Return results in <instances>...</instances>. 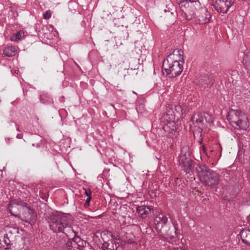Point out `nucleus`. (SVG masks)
I'll return each instance as SVG.
<instances>
[{
    "label": "nucleus",
    "instance_id": "1",
    "mask_svg": "<svg viewBox=\"0 0 250 250\" xmlns=\"http://www.w3.org/2000/svg\"><path fill=\"white\" fill-rule=\"evenodd\" d=\"M178 51L173 52L167 56L163 63L162 69L164 74H166L169 78H174L180 75L183 71V62L176 60L178 57Z\"/></svg>",
    "mask_w": 250,
    "mask_h": 250
},
{
    "label": "nucleus",
    "instance_id": "2",
    "mask_svg": "<svg viewBox=\"0 0 250 250\" xmlns=\"http://www.w3.org/2000/svg\"><path fill=\"white\" fill-rule=\"evenodd\" d=\"M227 119L232 126L236 129L246 130L249 126L247 115L240 110L230 109Z\"/></svg>",
    "mask_w": 250,
    "mask_h": 250
},
{
    "label": "nucleus",
    "instance_id": "3",
    "mask_svg": "<svg viewBox=\"0 0 250 250\" xmlns=\"http://www.w3.org/2000/svg\"><path fill=\"white\" fill-rule=\"evenodd\" d=\"M69 218V215L62 212L57 211L52 212L47 217L50 229L54 232H61Z\"/></svg>",
    "mask_w": 250,
    "mask_h": 250
},
{
    "label": "nucleus",
    "instance_id": "4",
    "mask_svg": "<svg viewBox=\"0 0 250 250\" xmlns=\"http://www.w3.org/2000/svg\"><path fill=\"white\" fill-rule=\"evenodd\" d=\"M196 170L200 180L202 183L211 187H215L218 185L219 175L215 172L205 166H197Z\"/></svg>",
    "mask_w": 250,
    "mask_h": 250
},
{
    "label": "nucleus",
    "instance_id": "5",
    "mask_svg": "<svg viewBox=\"0 0 250 250\" xmlns=\"http://www.w3.org/2000/svg\"><path fill=\"white\" fill-rule=\"evenodd\" d=\"M174 111V107L171 105L168 106L161 119V123H163L162 125L163 128L165 132L170 133L176 129L177 122L176 121L178 120V117H177V119H176L177 112L175 113Z\"/></svg>",
    "mask_w": 250,
    "mask_h": 250
},
{
    "label": "nucleus",
    "instance_id": "6",
    "mask_svg": "<svg viewBox=\"0 0 250 250\" xmlns=\"http://www.w3.org/2000/svg\"><path fill=\"white\" fill-rule=\"evenodd\" d=\"M169 215L168 214H165L164 213H160L155 218L154 222L155 224L157 225L156 228L158 229L160 226L162 228L160 232H158L160 235H162L165 239H167L169 237H174V234H175V227L172 229L173 232L171 231H166L165 230V225L168 222Z\"/></svg>",
    "mask_w": 250,
    "mask_h": 250
},
{
    "label": "nucleus",
    "instance_id": "7",
    "mask_svg": "<svg viewBox=\"0 0 250 250\" xmlns=\"http://www.w3.org/2000/svg\"><path fill=\"white\" fill-rule=\"evenodd\" d=\"M211 116L206 112H197L194 114L191 118V123L190 126L193 127H197L200 130H202L204 126V121L206 122H209Z\"/></svg>",
    "mask_w": 250,
    "mask_h": 250
},
{
    "label": "nucleus",
    "instance_id": "8",
    "mask_svg": "<svg viewBox=\"0 0 250 250\" xmlns=\"http://www.w3.org/2000/svg\"><path fill=\"white\" fill-rule=\"evenodd\" d=\"M233 3L232 0H215L213 1L212 5L218 13L225 14Z\"/></svg>",
    "mask_w": 250,
    "mask_h": 250
},
{
    "label": "nucleus",
    "instance_id": "9",
    "mask_svg": "<svg viewBox=\"0 0 250 250\" xmlns=\"http://www.w3.org/2000/svg\"><path fill=\"white\" fill-rule=\"evenodd\" d=\"M26 206H27L26 203L21 200H13L10 201L8 209L11 215L18 217L19 216L20 212Z\"/></svg>",
    "mask_w": 250,
    "mask_h": 250
},
{
    "label": "nucleus",
    "instance_id": "10",
    "mask_svg": "<svg viewBox=\"0 0 250 250\" xmlns=\"http://www.w3.org/2000/svg\"><path fill=\"white\" fill-rule=\"evenodd\" d=\"M194 82L200 87L206 89L210 87L213 85L214 83V80L211 76L208 75H204L196 78Z\"/></svg>",
    "mask_w": 250,
    "mask_h": 250
},
{
    "label": "nucleus",
    "instance_id": "11",
    "mask_svg": "<svg viewBox=\"0 0 250 250\" xmlns=\"http://www.w3.org/2000/svg\"><path fill=\"white\" fill-rule=\"evenodd\" d=\"M83 244H86V241L81 239L79 236H76V234L75 233V237L69 239L66 246L68 250H81Z\"/></svg>",
    "mask_w": 250,
    "mask_h": 250
},
{
    "label": "nucleus",
    "instance_id": "12",
    "mask_svg": "<svg viewBox=\"0 0 250 250\" xmlns=\"http://www.w3.org/2000/svg\"><path fill=\"white\" fill-rule=\"evenodd\" d=\"M22 214L21 219L31 225L34 224L36 220V215L29 207L26 206L22 209Z\"/></svg>",
    "mask_w": 250,
    "mask_h": 250
},
{
    "label": "nucleus",
    "instance_id": "13",
    "mask_svg": "<svg viewBox=\"0 0 250 250\" xmlns=\"http://www.w3.org/2000/svg\"><path fill=\"white\" fill-rule=\"evenodd\" d=\"M136 210L138 215L141 218L145 219L153 210V208L152 206H140L137 207Z\"/></svg>",
    "mask_w": 250,
    "mask_h": 250
},
{
    "label": "nucleus",
    "instance_id": "14",
    "mask_svg": "<svg viewBox=\"0 0 250 250\" xmlns=\"http://www.w3.org/2000/svg\"><path fill=\"white\" fill-rule=\"evenodd\" d=\"M177 2L179 4L180 9L179 14H180L184 19L187 20L188 17V8L186 6L188 3L187 0H177Z\"/></svg>",
    "mask_w": 250,
    "mask_h": 250
},
{
    "label": "nucleus",
    "instance_id": "15",
    "mask_svg": "<svg viewBox=\"0 0 250 250\" xmlns=\"http://www.w3.org/2000/svg\"><path fill=\"white\" fill-rule=\"evenodd\" d=\"M61 232L63 233L67 237H75V233L76 234V236H78V233L73 229L70 225V218L67 221L65 226H64V229Z\"/></svg>",
    "mask_w": 250,
    "mask_h": 250
},
{
    "label": "nucleus",
    "instance_id": "16",
    "mask_svg": "<svg viewBox=\"0 0 250 250\" xmlns=\"http://www.w3.org/2000/svg\"><path fill=\"white\" fill-rule=\"evenodd\" d=\"M184 148L182 149V154L179 157V163L180 166L183 167V170L187 172L188 170V160L186 152L184 151Z\"/></svg>",
    "mask_w": 250,
    "mask_h": 250
},
{
    "label": "nucleus",
    "instance_id": "17",
    "mask_svg": "<svg viewBox=\"0 0 250 250\" xmlns=\"http://www.w3.org/2000/svg\"><path fill=\"white\" fill-rule=\"evenodd\" d=\"M10 242L11 241L7 233H0V247L6 249V247L10 245Z\"/></svg>",
    "mask_w": 250,
    "mask_h": 250
},
{
    "label": "nucleus",
    "instance_id": "18",
    "mask_svg": "<svg viewBox=\"0 0 250 250\" xmlns=\"http://www.w3.org/2000/svg\"><path fill=\"white\" fill-rule=\"evenodd\" d=\"M240 235L243 242L250 245V230H243L240 233Z\"/></svg>",
    "mask_w": 250,
    "mask_h": 250
},
{
    "label": "nucleus",
    "instance_id": "19",
    "mask_svg": "<svg viewBox=\"0 0 250 250\" xmlns=\"http://www.w3.org/2000/svg\"><path fill=\"white\" fill-rule=\"evenodd\" d=\"M17 53V51L15 46H10L6 47L3 50V54L7 57L14 56Z\"/></svg>",
    "mask_w": 250,
    "mask_h": 250
},
{
    "label": "nucleus",
    "instance_id": "20",
    "mask_svg": "<svg viewBox=\"0 0 250 250\" xmlns=\"http://www.w3.org/2000/svg\"><path fill=\"white\" fill-rule=\"evenodd\" d=\"M195 165L196 163L195 162H193L192 160H188V178H190L191 179H195L193 173V170Z\"/></svg>",
    "mask_w": 250,
    "mask_h": 250
},
{
    "label": "nucleus",
    "instance_id": "21",
    "mask_svg": "<svg viewBox=\"0 0 250 250\" xmlns=\"http://www.w3.org/2000/svg\"><path fill=\"white\" fill-rule=\"evenodd\" d=\"M202 12L206 15V17L205 18H203L202 19H199V21L200 23L204 24L207 22H208L209 21V18H210V15L209 13L208 12L207 10L205 8H202L201 9Z\"/></svg>",
    "mask_w": 250,
    "mask_h": 250
},
{
    "label": "nucleus",
    "instance_id": "22",
    "mask_svg": "<svg viewBox=\"0 0 250 250\" xmlns=\"http://www.w3.org/2000/svg\"><path fill=\"white\" fill-rule=\"evenodd\" d=\"M24 36V33L22 31H19L17 33L14 34L11 37V40L12 41H18L22 39V38Z\"/></svg>",
    "mask_w": 250,
    "mask_h": 250
},
{
    "label": "nucleus",
    "instance_id": "23",
    "mask_svg": "<svg viewBox=\"0 0 250 250\" xmlns=\"http://www.w3.org/2000/svg\"><path fill=\"white\" fill-rule=\"evenodd\" d=\"M114 243L115 247L114 248V246H112L113 249H112L109 248L110 244L108 242H104L103 244L102 248L104 250H117L118 247H119V244H118V243H116L115 242H114Z\"/></svg>",
    "mask_w": 250,
    "mask_h": 250
},
{
    "label": "nucleus",
    "instance_id": "24",
    "mask_svg": "<svg viewBox=\"0 0 250 250\" xmlns=\"http://www.w3.org/2000/svg\"><path fill=\"white\" fill-rule=\"evenodd\" d=\"M243 61L246 66H249L250 63V53L244 55Z\"/></svg>",
    "mask_w": 250,
    "mask_h": 250
},
{
    "label": "nucleus",
    "instance_id": "25",
    "mask_svg": "<svg viewBox=\"0 0 250 250\" xmlns=\"http://www.w3.org/2000/svg\"><path fill=\"white\" fill-rule=\"evenodd\" d=\"M81 250H94L88 243L86 242V244L83 245Z\"/></svg>",
    "mask_w": 250,
    "mask_h": 250
},
{
    "label": "nucleus",
    "instance_id": "26",
    "mask_svg": "<svg viewBox=\"0 0 250 250\" xmlns=\"http://www.w3.org/2000/svg\"><path fill=\"white\" fill-rule=\"evenodd\" d=\"M190 3V4H193L194 6L196 7H199L200 6V3L198 0H188V3Z\"/></svg>",
    "mask_w": 250,
    "mask_h": 250
},
{
    "label": "nucleus",
    "instance_id": "27",
    "mask_svg": "<svg viewBox=\"0 0 250 250\" xmlns=\"http://www.w3.org/2000/svg\"><path fill=\"white\" fill-rule=\"evenodd\" d=\"M51 16V14L50 12L46 11L45 13L43 14V18L44 19H49Z\"/></svg>",
    "mask_w": 250,
    "mask_h": 250
},
{
    "label": "nucleus",
    "instance_id": "28",
    "mask_svg": "<svg viewBox=\"0 0 250 250\" xmlns=\"http://www.w3.org/2000/svg\"><path fill=\"white\" fill-rule=\"evenodd\" d=\"M128 250H137V245L136 244L133 245L132 246V247L131 248L129 249Z\"/></svg>",
    "mask_w": 250,
    "mask_h": 250
},
{
    "label": "nucleus",
    "instance_id": "29",
    "mask_svg": "<svg viewBox=\"0 0 250 250\" xmlns=\"http://www.w3.org/2000/svg\"><path fill=\"white\" fill-rule=\"evenodd\" d=\"M85 194L88 197H89V196H90V195H91V191L90 190L88 191V190H85V192H84Z\"/></svg>",
    "mask_w": 250,
    "mask_h": 250
},
{
    "label": "nucleus",
    "instance_id": "30",
    "mask_svg": "<svg viewBox=\"0 0 250 250\" xmlns=\"http://www.w3.org/2000/svg\"><path fill=\"white\" fill-rule=\"evenodd\" d=\"M91 199V196H89V197H88L87 198V199L86 200L85 202H86L87 203H89V202L90 201Z\"/></svg>",
    "mask_w": 250,
    "mask_h": 250
},
{
    "label": "nucleus",
    "instance_id": "31",
    "mask_svg": "<svg viewBox=\"0 0 250 250\" xmlns=\"http://www.w3.org/2000/svg\"><path fill=\"white\" fill-rule=\"evenodd\" d=\"M89 203H87L86 202H85L84 203V206L85 207H87L88 206H89Z\"/></svg>",
    "mask_w": 250,
    "mask_h": 250
},
{
    "label": "nucleus",
    "instance_id": "32",
    "mask_svg": "<svg viewBox=\"0 0 250 250\" xmlns=\"http://www.w3.org/2000/svg\"><path fill=\"white\" fill-rule=\"evenodd\" d=\"M107 233L109 234L110 235V236H111V237L113 239H114L113 236L111 232H107Z\"/></svg>",
    "mask_w": 250,
    "mask_h": 250
},
{
    "label": "nucleus",
    "instance_id": "33",
    "mask_svg": "<svg viewBox=\"0 0 250 250\" xmlns=\"http://www.w3.org/2000/svg\"><path fill=\"white\" fill-rule=\"evenodd\" d=\"M40 100L42 103H44V102L43 101H42V96H41V97H40Z\"/></svg>",
    "mask_w": 250,
    "mask_h": 250
},
{
    "label": "nucleus",
    "instance_id": "34",
    "mask_svg": "<svg viewBox=\"0 0 250 250\" xmlns=\"http://www.w3.org/2000/svg\"><path fill=\"white\" fill-rule=\"evenodd\" d=\"M181 111H182V114H184V108H183L182 109Z\"/></svg>",
    "mask_w": 250,
    "mask_h": 250
},
{
    "label": "nucleus",
    "instance_id": "35",
    "mask_svg": "<svg viewBox=\"0 0 250 250\" xmlns=\"http://www.w3.org/2000/svg\"><path fill=\"white\" fill-rule=\"evenodd\" d=\"M112 246H114L113 244H112V245L111 246V247H110V248L113 249Z\"/></svg>",
    "mask_w": 250,
    "mask_h": 250
},
{
    "label": "nucleus",
    "instance_id": "36",
    "mask_svg": "<svg viewBox=\"0 0 250 250\" xmlns=\"http://www.w3.org/2000/svg\"><path fill=\"white\" fill-rule=\"evenodd\" d=\"M17 137L18 138H20V137H19V135H17Z\"/></svg>",
    "mask_w": 250,
    "mask_h": 250
},
{
    "label": "nucleus",
    "instance_id": "37",
    "mask_svg": "<svg viewBox=\"0 0 250 250\" xmlns=\"http://www.w3.org/2000/svg\"><path fill=\"white\" fill-rule=\"evenodd\" d=\"M164 11H165V12H166L167 11V10H166V9H165Z\"/></svg>",
    "mask_w": 250,
    "mask_h": 250
}]
</instances>
